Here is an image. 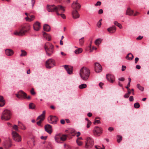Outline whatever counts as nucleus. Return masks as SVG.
Masks as SVG:
<instances>
[{"label":"nucleus","mask_w":149,"mask_h":149,"mask_svg":"<svg viewBox=\"0 0 149 149\" xmlns=\"http://www.w3.org/2000/svg\"><path fill=\"white\" fill-rule=\"evenodd\" d=\"M30 29L29 25L25 24L22 26L19 29V31H16L14 34L16 36H22L24 35L25 33L29 31Z\"/></svg>","instance_id":"f257e3e1"},{"label":"nucleus","mask_w":149,"mask_h":149,"mask_svg":"<svg viewBox=\"0 0 149 149\" xmlns=\"http://www.w3.org/2000/svg\"><path fill=\"white\" fill-rule=\"evenodd\" d=\"M90 74V71L86 67H83L80 70V75L81 78L84 80H86L88 79Z\"/></svg>","instance_id":"f03ea898"},{"label":"nucleus","mask_w":149,"mask_h":149,"mask_svg":"<svg viewBox=\"0 0 149 149\" xmlns=\"http://www.w3.org/2000/svg\"><path fill=\"white\" fill-rule=\"evenodd\" d=\"M46 54L49 56H51L54 52V46L49 42L45 43L44 47Z\"/></svg>","instance_id":"7ed1b4c3"},{"label":"nucleus","mask_w":149,"mask_h":149,"mask_svg":"<svg viewBox=\"0 0 149 149\" xmlns=\"http://www.w3.org/2000/svg\"><path fill=\"white\" fill-rule=\"evenodd\" d=\"M11 113L10 111L8 109L5 110L2 113L1 119L2 120L8 121L11 118Z\"/></svg>","instance_id":"20e7f679"},{"label":"nucleus","mask_w":149,"mask_h":149,"mask_svg":"<svg viewBox=\"0 0 149 149\" xmlns=\"http://www.w3.org/2000/svg\"><path fill=\"white\" fill-rule=\"evenodd\" d=\"M12 134L13 140L17 142H19L22 140L21 136L17 133L15 131H13Z\"/></svg>","instance_id":"39448f33"},{"label":"nucleus","mask_w":149,"mask_h":149,"mask_svg":"<svg viewBox=\"0 0 149 149\" xmlns=\"http://www.w3.org/2000/svg\"><path fill=\"white\" fill-rule=\"evenodd\" d=\"M93 144L94 142L93 139L90 137H88L87 139L85 147L87 148H91L93 146Z\"/></svg>","instance_id":"423d86ee"},{"label":"nucleus","mask_w":149,"mask_h":149,"mask_svg":"<svg viewBox=\"0 0 149 149\" xmlns=\"http://www.w3.org/2000/svg\"><path fill=\"white\" fill-rule=\"evenodd\" d=\"M93 132L95 136H98L102 133V130L101 128L96 126L93 130Z\"/></svg>","instance_id":"0eeeda50"},{"label":"nucleus","mask_w":149,"mask_h":149,"mask_svg":"<svg viewBox=\"0 0 149 149\" xmlns=\"http://www.w3.org/2000/svg\"><path fill=\"white\" fill-rule=\"evenodd\" d=\"M54 60L52 59L48 60L46 62V66L47 68H50L54 65Z\"/></svg>","instance_id":"6e6552de"},{"label":"nucleus","mask_w":149,"mask_h":149,"mask_svg":"<svg viewBox=\"0 0 149 149\" xmlns=\"http://www.w3.org/2000/svg\"><path fill=\"white\" fill-rule=\"evenodd\" d=\"M48 120L50 123L55 124L57 123L58 118L55 116H51L48 117Z\"/></svg>","instance_id":"1a4fd4ad"},{"label":"nucleus","mask_w":149,"mask_h":149,"mask_svg":"<svg viewBox=\"0 0 149 149\" xmlns=\"http://www.w3.org/2000/svg\"><path fill=\"white\" fill-rule=\"evenodd\" d=\"M16 97L19 99H22L23 97L24 98L26 97L27 94L22 91H19L17 94H15Z\"/></svg>","instance_id":"9d476101"},{"label":"nucleus","mask_w":149,"mask_h":149,"mask_svg":"<svg viewBox=\"0 0 149 149\" xmlns=\"http://www.w3.org/2000/svg\"><path fill=\"white\" fill-rule=\"evenodd\" d=\"M94 69L95 71L96 72H100L102 70V68L101 65L98 63H95Z\"/></svg>","instance_id":"9b49d317"},{"label":"nucleus","mask_w":149,"mask_h":149,"mask_svg":"<svg viewBox=\"0 0 149 149\" xmlns=\"http://www.w3.org/2000/svg\"><path fill=\"white\" fill-rule=\"evenodd\" d=\"M56 8L55 12L57 15L59 14V12L60 11L61 13H64L65 10L64 7L61 5H58L57 6H56Z\"/></svg>","instance_id":"f8f14e48"},{"label":"nucleus","mask_w":149,"mask_h":149,"mask_svg":"<svg viewBox=\"0 0 149 149\" xmlns=\"http://www.w3.org/2000/svg\"><path fill=\"white\" fill-rule=\"evenodd\" d=\"M72 7L74 9L77 10L80 8L81 7L80 4L77 3V1L74 2L71 5Z\"/></svg>","instance_id":"ddd939ff"},{"label":"nucleus","mask_w":149,"mask_h":149,"mask_svg":"<svg viewBox=\"0 0 149 149\" xmlns=\"http://www.w3.org/2000/svg\"><path fill=\"white\" fill-rule=\"evenodd\" d=\"M47 10L49 12H55L56 9V6L54 5H47Z\"/></svg>","instance_id":"4468645a"},{"label":"nucleus","mask_w":149,"mask_h":149,"mask_svg":"<svg viewBox=\"0 0 149 149\" xmlns=\"http://www.w3.org/2000/svg\"><path fill=\"white\" fill-rule=\"evenodd\" d=\"M45 131L49 134L52 132V126L50 125L47 124L45 126Z\"/></svg>","instance_id":"2eb2a0df"},{"label":"nucleus","mask_w":149,"mask_h":149,"mask_svg":"<svg viewBox=\"0 0 149 149\" xmlns=\"http://www.w3.org/2000/svg\"><path fill=\"white\" fill-rule=\"evenodd\" d=\"M72 13L74 19H76L79 17L80 15L77 10H73Z\"/></svg>","instance_id":"dca6fc26"},{"label":"nucleus","mask_w":149,"mask_h":149,"mask_svg":"<svg viewBox=\"0 0 149 149\" xmlns=\"http://www.w3.org/2000/svg\"><path fill=\"white\" fill-rule=\"evenodd\" d=\"M106 78L108 81L111 83H113L114 79V77L113 75L107 74L106 75Z\"/></svg>","instance_id":"f3484780"},{"label":"nucleus","mask_w":149,"mask_h":149,"mask_svg":"<svg viewBox=\"0 0 149 149\" xmlns=\"http://www.w3.org/2000/svg\"><path fill=\"white\" fill-rule=\"evenodd\" d=\"M34 30L36 31H38L40 28V23L38 22H36L33 25Z\"/></svg>","instance_id":"a211bd4d"},{"label":"nucleus","mask_w":149,"mask_h":149,"mask_svg":"<svg viewBox=\"0 0 149 149\" xmlns=\"http://www.w3.org/2000/svg\"><path fill=\"white\" fill-rule=\"evenodd\" d=\"M68 73L71 74L72 73V68L71 66H69L68 65H65L63 66Z\"/></svg>","instance_id":"6ab92c4d"},{"label":"nucleus","mask_w":149,"mask_h":149,"mask_svg":"<svg viewBox=\"0 0 149 149\" xmlns=\"http://www.w3.org/2000/svg\"><path fill=\"white\" fill-rule=\"evenodd\" d=\"M45 111H44L42 112V113L37 118V120L39 119L42 121L45 119Z\"/></svg>","instance_id":"aec40b11"},{"label":"nucleus","mask_w":149,"mask_h":149,"mask_svg":"<svg viewBox=\"0 0 149 149\" xmlns=\"http://www.w3.org/2000/svg\"><path fill=\"white\" fill-rule=\"evenodd\" d=\"M107 31L110 33H113L115 32L116 30V28L114 26L108 28L107 29Z\"/></svg>","instance_id":"412c9836"},{"label":"nucleus","mask_w":149,"mask_h":149,"mask_svg":"<svg viewBox=\"0 0 149 149\" xmlns=\"http://www.w3.org/2000/svg\"><path fill=\"white\" fill-rule=\"evenodd\" d=\"M14 53L13 51L11 49H6L5 50L6 54L8 56H10L13 55Z\"/></svg>","instance_id":"4be33fe9"},{"label":"nucleus","mask_w":149,"mask_h":149,"mask_svg":"<svg viewBox=\"0 0 149 149\" xmlns=\"http://www.w3.org/2000/svg\"><path fill=\"white\" fill-rule=\"evenodd\" d=\"M43 35L44 37L48 41H50L51 39V37L49 35L47 34L45 32H43Z\"/></svg>","instance_id":"5701e85b"},{"label":"nucleus","mask_w":149,"mask_h":149,"mask_svg":"<svg viewBox=\"0 0 149 149\" xmlns=\"http://www.w3.org/2000/svg\"><path fill=\"white\" fill-rule=\"evenodd\" d=\"M43 29L44 31H49L50 30V26L47 24H45L44 25Z\"/></svg>","instance_id":"b1692460"},{"label":"nucleus","mask_w":149,"mask_h":149,"mask_svg":"<svg viewBox=\"0 0 149 149\" xmlns=\"http://www.w3.org/2000/svg\"><path fill=\"white\" fill-rule=\"evenodd\" d=\"M61 137V134H58L56 135L55 137V139L56 141L58 143L60 142Z\"/></svg>","instance_id":"393cba45"},{"label":"nucleus","mask_w":149,"mask_h":149,"mask_svg":"<svg viewBox=\"0 0 149 149\" xmlns=\"http://www.w3.org/2000/svg\"><path fill=\"white\" fill-rule=\"evenodd\" d=\"M68 135L66 134H63L61 135V141H65L66 139L68 137Z\"/></svg>","instance_id":"a878e982"},{"label":"nucleus","mask_w":149,"mask_h":149,"mask_svg":"<svg viewBox=\"0 0 149 149\" xmlns=\"http://www.w3.org/2000/svg\"><path fill=\"white\" fill-rule=\"evenodd\" d=\"M35 107V105L33 103H31L29 104V108L30 109H34Z\"/></svg>","instance_id":"bb28decb"},{"label":"nucleus","mask_w":149,"mask_h":149,"mask_svg":"<svg viewBox=\"0 0 149 149\" xmlns=\"http://www.w3.org/2000/svg\"><path fill=\"white\" fill-rule=\"evenodd\" d=\"M102 40L100 38L97 39L95 41V43L96 45H99L101 42Z\"/></svg>","instance_id":"cd10ccee"},{"label":"nucleus","mask_w":149,"mask_h":149,"mask_svg":"<svg viewBox=\"0 0 149 149\" xmlns=\"http://www.w3.org/2000/svg\"><path fill=\"white\" fill-rule=\"evenodd\" d=\"M82 52V49L81 48H79L76 50L74 51L75 53L76 54H78L81 53Z\"/></svg>","instance_id":"c85d7f7f"},{"label":"nucleus","mask_w":149,"mask_h":149,"mask_svg":"<svg viewBox=\"0 0 149 149\" xmlns=\"http://www.w3.org/2000/svg\"><path fill=\"white\" fill-rule=\"evenodd\" d=\"M122 139V137L121 136L117 135V140L118 143H120Z\"/></svg>","instance_id":"c756f323"},{"label":"nucleus","mask_w":149,"mask_h":149,"mask_svg":"<svg viewBox=\"0 0 149 149\" xmlns=\"http://www.w3.org/2000/svg\"><path fill=\"white\" fill-rule=\"evenodd\" d=\"M114 24L119 27L120 29H121L122 28V26L120 23H118L117 21H114Z\"/></svg>","instance_id":"7c9ffc66"},{"label":"nucleus","mask_w":149,"mask_h":149,"mask_svg":"<svg viewBox=\"0 0 149 149\" xmlns=\"http://www.w3.org/2000/svg\"><path fill=\"white\" fill-rule=\"evenodd\" d=\"M87 87V85L86 84H82L80 85L79 87L80 89H83Z\"/></svg>","instance_id":"2f4dec72"},{"label":"nucleus","mask_w":149,"mask_h":149,"mask_svg":"<svg viewBox=\"0 0 149 149\" xmlns=\"http://www.w3.org/2000/svg\"><path fill=\"white\" fill-rule=\"evenodd\" d=\"M21 51L22 53L20 55L21 56H25L26 55V52L23 50H22Z\"/></svg>","instance_id":"473e14b6"},{"label":"nucleus","mask_w":149,"mask_h":149,"mask_svg":"<svg viewBox=\"0 0 149 149\" xmlns=\"http://www.w3.org/2000/svg\"><path fill=\"white\" fill-rule=\"evenodd\" d=\"M134 107L136 109H138L140 107V105L139 103L136 102L134 104Z\"/></svg>","instance_id":"72a5a7b5"},{"label":"nucleus","mask_w":149,"mask_h":149,"mask_svg":"<svg viewBox=\"0 0 149 149\" xmlns=\"http://www.w3.org/2000/svg\"><path fill=\"white\" fill-rule=\"evenodd\" d=\"M137 87L141 91H143L144 88L143 87L141 86L139 84H138L137 85Z\"/></svg>","instance_id":"f704fd0d"},{"label":"nucleus","mask_w":149,"mask_h":149,"mask_svg":"<svg viewBox=\"0 0 149 149\" xmlns=\"http://www.w3.org/2000/svg\"><path fill=\"white\" fill-rule=\"evenodd\" d=\"M130 91H129L128 92V93H126L124 95V97L125 98H127L129 97L130 95Z\"/></svg>","instance_id":"c9c22d12"},{"label":"nucleus","mask_w":149,"mask_h":149,"mask_svg":"<svg viewBox=\"0 0 149 149\" xmlns=\"http://www.w3.org/2000/svg\"><path fill=\"white\" fill-rule=\"evenodd\" d=\"M126 14L128 15H130V7H128L127 8Z\"/></svg>","instance_id":"e433bc0d"},{"label":"nucleus","mask_w":149,"mask_h":149,"mask_svg":"<svg viewBox=\"0 0 149 149\" xmlns=\"http://www.w3.org/2000/svg\"><path fill=\"white\" fill-rule=\"evenodd\" d=\"M95 147L97 149H104L105 148V147L103 146H102V147H101L100 146H95Z\"/></svg>","instance_id":"4c0bfd02"},{"label":"nucleus","mask_w":149,"mask_h":149,"mask_svg":"<svg viewBox=\"0 0 149 149\" xmlns=\"http://www.w3.org/2000/svg\"><path fill=\"white\" fill-rule=\"evenodd\" d=\"M70 133L71 134H72V136H74L75 135L76 132L74 130H72L70 132Z\"/></svg>","instance_id":"58836bf2"},{"label":"nucleus","mask_w":149,"mask_h":149,"mask_svg":"<svg viewBox=\"0 0 149 149\" xmlns=\"http://www.w3.org/2000/svg\"><path fill=\"white\" fill-rule=\"evenodd\" d=\"M84 41V38H82L79 40V42L80 45H82Z\"/></svg>","instance_id":"ea45409f"},{"label":"nucleus","mask_w":149,"mask_h":149,"mask_svg":"<svg viewBox=\"0 0 149 149\" xmlns=\"http://www.w3.org/2000/svg\"><path fill=\"white\" fill-rule=\"evenodd\" d=\"M100 123V121L99 120H95V121L93 122V124L94 125L98 124Z\"/></svg>","instance_id":"a19ab883"},{"label":"nucleus","mask_w":149,"mask_h":149,"mask_svg":"<svg viewBox=\"0 0 149 149\" xmlns=\"http://www.w3.org/2000/svg\"><path fill=\"white\" fill-rule=\"evenodd\" d=\"M5 104V101H0V107H3Z\"/></svg>","instance_id":"79ce46f5"},{"label":"nucleus","mask_w":149,"mask_h":149,"mask_svg":"<svg viewBox=\"0 0 149 149\" xmlns=\"http://www.w3.org/2000/svg\"><path fill=\"white\" fill-rule=\"evenodd\" d=\"M78 145L79 146H81L82 144V143L81 142L79 141L78 139L76 141Z\"/></svg>","instance_id":"37998d69"},{"label":"nucleus","mask_w":149,"mask_h":149,"mask_svg":"<svg viewBox=\"0 0 149 149\" xmlns=\"http://www.w3.org/2000/svg\"><path fill=\"white\" fill-rule=\"evenodd\" d=\"M30 93L32 95H34L36 94L35 92L34 91V90L33 88H32L30 91Z\"/></svg>","instance_id":"c03bdc74"},{"label":"nucleus","mask_w":149,"mask_h":149,"mask_svg":"<svg viewBox=\"0 0 149 149\" xmlns=\"http://www.w3.org/2000/svg\"><path fill=\"white\" fill-rule=\"evenodd\" d=\"M13 128L16 131H18V127L16 125H14L13 127Z\"/></svg>","instance_id":"a18cd8bd"},{"label":"nucleus","mask_w":149,"mask_h":149,"mask_svg":"<svg viewBox=\"0 0 149 149\" xmlns=\"http://www.w3.org/2000/svg\"><path fill=\"white\" fill-rule=\"evenodd\" d=\"M92 42H91V43L90 44V47H91V43ZM97 49V48L96 47H92V49H91V47H90V52H92L93 50L95 49L96 50Z\"/></svg>","instance_id":"49530a36"},{"label":"nucleus","mask_w":149,"mask_h":149,"mask_svg":"<svg viewBox=\"0 0 149 149\" xmlns=\"http://www.w3.org/2000/svg\"><path fill=\"white\" fill-rule=\"evenodd\" d=\"M91 124V121L88 122L87 124V125H86V127H87V128H89L90 127Z\"/></svg>","instance_id":"de8ad7c7"},{"label":"nucleus","mask_w":149,"mask_h":149,"mask_svg":"<svg viewBox=\"0 0 149 149\" xmlns=\"http://www.w3.org/2000/svg\"><path fill=\"white\" fill-rule=\"evenodd\" d=\"M58 15H60L61 16V17L63 19L65 18V16L64 14H59Z\"/></svg>","instance_id":"09e8293b"},{"label":"nucleus","mask_w":149,"mask_h":149,"mask_svg":"<svg viewBox=\"0 0 149 149\" xmlns=\"http://www.w3.org/2000/svg\"><path fill=\"white\" fill-rule=\"evenodd\" d=\"M143 36H139L136 38V39L138 40H141L143 38Z\"/></svg>","instance_id":"8fccbe9b"},{"label":"nucleus","mask_w":149,"mask_h":149,"mask_svg":"<svg viewBox=\"0 0 149 149\" xmlns=\"http://www.w3.org/2000/svg\"><path fill=\"white\" fill-rule=\"evenodd\" d=\"M34 17L33 15H32L30 16V20L29 21L31 22L33 20Z\"/></svg>","instance_id":"3c124183"},{"label":"nucleus","mask_w":149,"mask_h":149,"mask_svg":"<svg viewBox=\"0 0 149 149\" xmlns=\"http://www.w3.org/2000/svg\"><path fill=\"white\" fill-rule=\"evenodd\" d=\"M126 66L124 65H122V67L121 70L122 71H123L125 70L126 69Z\"/></svg>","instance_id":"603ef678"},{"label":"nucleus","mask_w":149,"mask_h":149,"mask_svg":"<svg viewBox=\"0 0 149 149\" xmlns=\"http://www.w3.org/2000/svg\"><path fill=\"white\" fill-rule=\"evenodd\" d=\"M101 4V3L100 1H98L95 4V6H100Z\"/></svg>","instance_id":"864d4df0"},{"label":"nucleus","mask_w":149,"mask_h":149,"mask_svg":"<svg viewBox=\"0 0 149 149\" xmlns=\"http://www.w3.org/2000/svg\"><path fill=\"white\" fill-rule=\"evenodd\" d=\"M130 54V53H129L127 54V56H126L125 58L127 59L128 60H130V58L129 57V55Z\"/></svg>","instance_id":"5fc2aeb1"},{"label":"nucleus","mask_w":149,"mask_h":149,"mask_svg":"<svg viewBox=\"0 0 149 149\" xmlns=\"http://www.w3.org/2000/svg\"><path fill=\"white\" fill-rule=\"evenodd\" d=\"M103 13V10L102 9H100L98 12V13L99 14H102Z\"/></svg>","instance_id":"6e6d98bb"},{"label":"nucleus","mask_w":149,"mask_h":149,"mask_svg":"<svg viewBox=\"0 0 149 149\" xmlns=\"http://www.w3.org/2000/svg\"><path fill=\"white\" fill-rule=\"evenodd\" d=\"M42 121L40 120L37 122V124L38 126L41 125V124Z\"/></svg>","instance_id":"4d7b16f0"},{"label":"nucleus","mask_w":149,"mask_h":149,"mask_svg":"<svg viewBox=\"0 0 149 149\" xmlns=\"http://www.w3.org/2000/svg\"><path fill=\"white\" fill-rule=\"evenodd\" d=\"M108 130L110 132H111L113 130V128L112 127H110L109 128Z\"/></svg>","instance_id":"13d9d810"},{"label":"nucleus","mask_w":149,"mask_h":149,"mask_svg":"<svg viewBox=\"0 0 149 149\" xmlns=\"http://www.w3.org/2000/svg\"><path fill=\"white\" fill-rule=\"evenodd\" d=\"M35 2V0H31L32 6V7L34 6Z\"/></svg>","instance_id":"bf43d9fd"},{"label":"nucleus","mask_w":149,"mask_h":149,"mask_svg":"<svg viewBox=\"0 0 149 149\" xmlns=\"http://www.w3.org/2000/svg\"><path fill=\"white\" fill-rule=\"evenodd\" d=\"M5 101V100H3V97L2 96H0V101Z\"/></svg>","instance_id":"052dcab7"},{"label":"nucleus","mask_w":149,"mask_h":149,"mask_svg":"<svg viewBox=\"0 0 149 149\" xmlns=\"http://www.w3.org/2000/svg\"><path fill=\"white\" fill-rule=\"evenodd\" d=\"M118 80L119 81H123L125 80V79L123 77H121V78H119L118 79Z\"/></svg>","instance_id":"680f3d73"},{"label":"nucleus","mask_w":149,"mask_h":149,"mask_svg":"<svg viewBox=\"0 0 149 149\" xmlns=\"http://www.w3.org/2000/svg\"><path fill=\"white\" fill-rule=\"evenodd\" d=\"M139 60V58L138 57L135 58V63H136Z\"/></svg>","instance_id":"e2e57ef3"},{"label":"nucleus","mask_w":149,"mask_h":149,"mask_svg":"<svg viewBox=\"0 0 149 149\" xmlns=\"http://www.w3.org/2000/svg\"><path fill=\"white\" fill-rule=\"evenodd\" d=\"M61 123L62 124H64L65 123V121L63 119H62L61 120Z\"/></svg>","instance_id":"0e129e2a"},{"label":"nucleus","mask_w":149,"mask_h":149,"mask_svg":"<svg viewBox=\"0 0 149 149\" xmlns=\"http://www.w3.org/2000/svg\"><path fill=\"white\" fill-rule=\"evenodd\" d=\"M101 25V22H100V21H99L97 23V26L99 27H100V26Z\"/></svg>","instance_id":"69168bd1"},{"label":"nucleus","mask_w":149,"mask_h":149,"mask_svg":"<svg viewBox=\"0 0 149 149\" xmlns=\"http://www.w3.org/2000/svg\"><path fill=\"white\" fill-rule=\"evenodd\" d=\"M40 138L42 139L45 140L47 139V136H42Z\"/></svg>","instance_id":"338daca9"},{"label":"nucleus","mask_w":149,"mask_h":149,"mask_svg":"<svg viewBox=\"0 0 149 149\" xmlns=\"http://www.w3.org/2000/svg\"><path fill=\"white\" fill-rule=\"evenodd\" d=\"M92 115V114L91 113L89 112L88 113L87 116L89 117H91Z\"/></svg>","instance_id":"774afa93"}]
</instances>
